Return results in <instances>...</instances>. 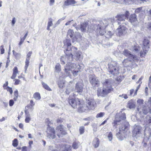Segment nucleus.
<instances>
[{
	"label": "nucleus",
	"instance_id": "1",
	"mask_svg": "<svg viewBox=\"0 0 151 151\" xmlns=\"http://www.w3.org/2000/svg\"><path fill=\"white\" fill-rule=\"evenodd\" d=\"M64 48H65L66 51H65L66 57L65 58L66 60H68L69 62L71 61L73 59V56H75L77 60H80L81 57V52L77 51L76 47H71L70 40L69 39H66L63 42Z\"/></svg>",
	"mask_w": 151,
	"mask_h": 151
},
{
	"label": "nucleus",
	"instance_id": "2",
	"mask_svg": "<svg viewBox=\"0 0 151 151\" xmlns=\"http://www.w3.org/2000/svg\"><path fill=\"white\" fill-rule=\"evenodd\" d=\"M109 72L114 76H116L119 73V67H120L115 61H111L108 64Z\"/></svg>",
	"mask_w": 151,
	"mask_h": 151
},
{
	"label": "nucleus",
	"instance_id": "3",
	"mask_svg": "<svg viewBox=\"0 0 151 151\" xmlns=\"http://www.w3.org/2000/svg\"><path fill=\"white\" fill-rule=\"evenodd\" d=\"M146 106H144L141 108V112H138L140 114H146L148 113H151V97L149 98L148 101L146 103Z\"/></svg>",
	"mask_w": 151,
	"mask_h": 151
},
{
	"label": "nucleus",
	"instance_id": "4",
	"mask_svg": "<svg viewBox=\"0 0 151 151\" xmlns=\"http://www.w3.org/2000/svg\"><path fill=\"white\" fill-rule=\"evenodd\" d=\"M125 23H122L116 29V35L119 36H121L125 35L127 33V28L125 26L126 25Z\"/></svg>",
	"mask_w": 151,
	"mask_h": 151
},
{
	"label": "nucleus",
	"instance_id": "5",
	"mask_svg": "<svg viewBox=\"0 0 151 151\" xmlns=\"http://www.w3.org/2000/svg\"><path fill=\"white\" fill-rule=\"evenodd\" d=\"M126 118V115L124 113H122V112H121L116 114L115 116V120L112 123L113 126H115L118 122H120L122 120H124Z\"/></svg>",
	"mask_w": 151,
	"mask_h": 151
},
{
	"label": "nucleus",
	"instance_id": "6",
	"mask_svg": "<svg viewBox=\"0 0 151 151\" xmlns=\"http://www.w3.org/2000/svg\"><path fill=\"white\" fill-rule=\"evenodd\" d=\"M142 49L143 52H141L140 56L143 57L146 53L149 48V41L148 39H145L143 41Z\"/></svg>",
	"mask_w": 151,
	"mask_h": 151
},
{
	"label": "nucleus",
	"instance_id": "7",
	"mask_svg": "<svg viewBox=\"0 0 151 151\" xmlns=\"http://www.w3.org/2000/svg\"><path fill=\"white\" fill-rule=\"evenodd\" d=\"M81 100L78 98H75L74 99H72L69 100V104L74 108H78L81 104Z\"/></svg>",
	"mask_w": 151,
	"mask_h": 151
},
{
	"label": "nucleus",
	"instance_id": "8",
	"mask_svg": "<svg viewBox=\"0 0 151 151\" xmlns=\"http://www.w3.org/2000/svg\"><path fill=\"white\" fill-rule=\"evenodd\" d=\"M89 81L93 86H98L99 84V81L97 78L94 75H90L89 76Z\"/></svg>",
	"mask_w": 151,
	"mask_h": 151
},
{
	"label": "nucleus",
	"instance_id": "9",
	"mask_svg": "<svg viewBox=\"0 0 151 151\" xmlns=\"http://www.w3.org/2000/svg\"><path fill=\"white\" fill-rule=\"evenodd\" d=\"M112 81L110 79H106L103 83V88H105L106 91L109 89V93L112 90L111 87Z\"/></svg>",
	"mask_w": 151,
	"mask_h": 151
},
{
	"label": "nucleus",
	"instance_id": "10",
	"mask_svg": "<svg viewBox=\"0 0 151 151\" xmlns=\"http://www.w3.org/2000/svg\"><path fill=\"white\" fill-rule=\"evenodd\" d=\"M76 65L74 63H72L70 62H68L65 66L64 70L66 75L68 76L70 73V71L71 69L74 68L76 66Z\"/></svg>",
	"mask_w": 151,
	"mask_h": 151
},
{
	"label": "nucleus",
	"instance_id": "11",
	"mask_svg": "<svg viewBox=\"0 0 151 151\" xmlns=\"http://www.w3.org/2000/svg\"><path fill=\"white\" fill-rule=\"evenodd\" d=\"M47 137L50 139H53L55 138V130L54 128L52 127H48L47 131Z\"/></svg>",
	"mask_w": 151,
	"mask_h": 151
},
{
	"label": "nucleus",
	"instance_id": "12",
	"mask_svg": "<svg viewBox=\"0 0 151 151\" xmlns=\"http://www.w3.org/2000/svg\"><path fill=\"white\" fill-rule=\"evenodd\" d=\"M122 54L126 56L128 58H132L134 60L137 61L138 60V58L137 56L132 54L130 51L127 50H124Z\"/></svg>",
	"mask_w": 151,
	"mask_h": 151
},
{
	"label": "nucleus",
	"instance_id": "13",
	"mask_svg": "<svg viewBox=\"0 0 151 151\" xmlns=\"http://www.w3.org/2000/svg\"><path fill=\"white\" fill-rule=\"evenodd\" d=\"M83 89V84L80 82L77 83L75 85V91L78 93L81 94Z\"/></svg>",
	"mask_w": 151,
	"mask_h": 151
},
{
	"label": "nucleus",
	"instance_id": "14",
	"mask_svg": "<svg viewBox=\"0 0 151 151\" xmlns=\"http://www.w3.org/2000/svg\"><path fill=\"white\" fill-rule=\"evenodd\" d=\"M132 59L131 58H127L125 59L122 62L123 65L125 67H130L132 65V63L133 61H135Z\"/></svg>",
	"mask_w": 151,
	"mask_h": 151
},
{
	"label": "nucleus",
	"instance_id": "15",
	"mask_svg": "<svg viewBox=\"0 0 151 151\" xmlns=\"http://www.w3.org/2000/svg\"><path fill=\"white\" fill-rule=\"evenodd\" d=\"M57 130L58 132L57 135L59 138L62 137V135H65L66 134V132L65 130L63 127L62 125H60L57 127Z\"/></svg>",
	"mask_w": 151,
	"mask_h": 151
},
{
	"label": "nucleus",
	"instance_id": "16",
	"mask_svg": "<svg viewBox=\"0 0 151 151\" xmlns=\"http://www.w3.org/2000/svg\"><path fill=\"white\" fill-rule=\"evenodd\" d=\"M108 21L106 20H104L103 21H101L99 22V23H97L95 24L93 26V28L92 29L95 30L96 29L97 27L101 26V27H104L105 28L108 25Z\"/></svg>",
	"mask_w": 151,
	"mask_h": 151
},
{
	"label": "nucleus",
	"instance_id": "17",
	"mask_svg": "<svg viewBox=\"0 0 151 151\" xmlns=\"http://www.w3.org/2000/svg\"><path fill=\"white\" fill-rule=\"evenodd\" d=\"M109 89L108 91H106L105 88H103V90L102 91L101 88H98L97 90V95L98 96H104L105 95H107L109 93Z\"/></svg>",
	"mask_w": 151,
	"mask_h": 151
},
{
	"label": "nucleus",
	"instance_id": "18",
	"mask_svg": "<svg viewBox=\"0 0 151 151\" xmlns=\"http://www.w3.org/2000/svg\"><path fill=\"white\" fill-rule=\"evenodd\" d=\"M144 100L142 99H139L137 101V112H141V108L145 105H144Z\"/></svg>",
	"mask_w": 151,
	"mask_h": 151
},
{
	"label": "nucleus",
	"instance_id": "19",
	"mask_svg": "<svg viewBox=\"0 0 151 151\" xmlns=\"http://www.w3.org/2000/svg\"><path fill=\"white\" fill-rule=\"evenodd\" d=\"M141 127L140 126H137L135 128L133 132V135L134 136L137 137L140 136L141 135Z\"/></svg>",
	"mask_w": 151,
	"mask_h": 151
},
{
	"label": "nucleus",
	"instance_id": "20",
	"mask_svg": "<svg viewBox=\"0 0 151 151\" xmlns=\"http://www.w3.org/2000/svg\"><path fill=\"white\" fill-rule=\"evenodd\" d=\"M32 52L31 51H29L27 54V58H26V61L25 62V65L24 67V72L25 73H26V71L28 67L29 66V61L30 60V57L31 56Z\"/></svg>",
	"mask_w": 151,
	"mask_h": 151
},
{
	"label": "nucleus",
	"instance_id": "21",
	"mask_svg": "<svg viewBox=\"0 0 151 151\" xmlns=\"http://www.w3.org/2000/svg\"><path fill=\"white\" fill-rule=\"evenodd\" d=\"M87 105L86 106H88V109H92L93 108L95 104V101L93 99H90L87 100Z\"/></svg>",
	"mask_w": 151,
	"mask_h": 151
},
{
	"label": "nucleus",
	"instance_id": "22",
	"mask_svg": "<svg viewBox=\"0 0 151 151\" xmlns=\"http://www.w3.org/2000/svg\"><path fill=\"white\" fill-rule=\"evenodd\" d=\"M129 20L131 23L134 25H135V24H136L137 22V19L136 14H134L131 15L129 18Z\"/></svg>",
	"mask_w": 151,
	"mask_h": 151
},
{
	"label": "nucleus",
	"instance_id": "23",
	"mask_svg": "<svg viewBox=\"0 0 151 151\" xmlns=\"http://www.w3.org/2000/svg\"><path fill=\"white\" fill-rule=\"evenodd\" d=\"M87 25L88 24L87 23L84 22L81 24L80 26L78 27L76 26L75 28L77 30L80 29L81 31L85 32L86 31Z\"/></svg>",
	"mask_w": 151,
	"mask_h": 151
},
{
	"label": "nucleus",
	"instance_id": "24",
	"mask_svg": "<svg viewBox=\"0 0 151 151\" xmlns=\"http://www.w3.org/2000/svg\"><path fill=\"white\" fill-rule=\"evenodd\" d=\"M124 134L123 132L119 131L118 130H116V136L120 140H122L124 139L125 135Z\"/></svg>",
	"mask_w": 151,
	"mask_h": 151
},
{
	"label": "nucleus",
	"instance_id": "25",
	"mask_svg": "<svg viewBox=\"0 0 151 151\" xmlns=\"http://www.w3.org/2000/svg\"><path fill=\"white\" fill-rule=\"evenodd\" d=\"M129 124L128 123L126 122L124 125H122L119 128L118 131L122 132L124 133V132L127 131L128 130Z\"/></svg>",
	"mask_w": 151,
	"mask_h": 151
},
{
	"label": "nucleus",
	"instance_id": "26",
	"mask_svg": "<svg viewBox=\"0 0 151 151\" xmlns=\"http://www.w3.org/2000/svg\"><path fill=\"white\" fill-rule=\"evenodd\" d=\"M115 18L117 19L118 24H121L120 22L124 21L126 18L125 17L124 14H120L116 16Z\"/></svg>",
	"mask_w": 151,
	"mask_h": 151
},
{
	"label": "nucleus",
	"instance_id": "27",
	"mask_svg": "<svg viewBox=\"0 0 151 151\" xmlns=\"http://www.w3.org/2000/svg\"><path fill=\"white\" fill-rule=\"evenodd\" d=\"M81 36L80 33L77 32L76 33V35L74 37L72 38L73 42H74L75 41L79 42L81 40Z\"/></svg>",
	"mask_w": 151,
	"mask_h": 151
},
{
	"label": "nucleus",
	"instance_id": "28",
	"mask_svg": "<svg viewBox=\"0 0 151 151\" xmlns=\"http://www.w3.org/2000/svg\"><path fill=\"white\" fill-rule=\"evenodd\" d=\"M88 107L85 105H82L81 104L78 107V111L79 112H82L88 109Z\"/></svg>",
	"mask_w": 151,
	"mask_h": 151
},
{
	"label": "nucleus",
	"instance_id": "29",
	"mask_svg": "<svg viewBox=\"0 0 151 151\" xmlns=\"http://www.w3.org/2000/svg\"><path fill=\"white\" fill-rule=\"evenodd\" d=\"M76 3V2L75 0H66L64 1L63 6H65L72 5Z\"/></svg>",
	"mask_w": 151,
	"mask_h": 151
},
{
	"label": "nucleus",
	"instance_id": "30",
	"mask_svg": "<svg viewBox=\"0 0 151 151\" xmlns=\"http://www.w3.org/2000/svg\"><path fill=\"white\" fill-rule=\"evenodd\" d=\"M71 147L69 145H66L65 147H62L60 149L58 150H53L52 151H70Z\"/></svg>",
	"mask_w": 151,
	"mask_h": 151
},
{
	"label": "nucleus",
	"instance_id": "31",
	"mask_svg": "<svg viewBox=\"0 0 151 151\" xmlns=\"http://www.w3.org/2000/svg\"><path fill=\"white\" fill-rule=\"evenodd\" d=\"M144 121L145 122L144 125L147 126L148 127L150 125L151 123V117L149 116H147L144 119Z\"/></svg>",
	"mask_w": 151,
	"mask_h": 151
},
{
	"label": "nucleus",
	"instance_id": "32",
	"mask_svg": "<svg viewBox=\"0 0 151 151\" xmlns=\"http://www.w3.org/2000/svg\"><path fill=\"white\" fill-rule=\"evenodd\" d=\"M105 28L104 27L98 26L96 27L95 30H96L97 32H99L101 35H103L106 32L104 29Z\"/></svg>",
	"mask_w": 151,
	"mask_h": 151
},
{
	"label": "nucleus",
	"instance_id": "33",
	"mask_svg": "<svg viewBox=\"0 0 151 151\" xmlns=\"http://www.w3.org/2000/svg\"><path fill=\"white\" fill-rule=\"evenodd\" d=\"M127 107L130 109L134 108L135 107V103L132 100H130L128 103Z\"/></svg>",
	"mask_w": 151,
	"mask_h": 151
},
{
	"label": "nucleus",
	"instance_id": "34",
	"mask_svg": "<svg viewBox=\"0 0 151 151\" xmlns=\"http://www.w3.org/2000/svg\"><path fill=\"white\" fill-rule=\"evenodd\" d=\"M18 73L17 68L15 67L13 69V73L11 78L12 79H14L17 76V74Z\"/></svg>",
	"mask_w": 151,
	"mask_h": 151
},
{
	"label": "nucleus",
	"instance_id": "35",
	"mask_svg": "<svg viewBox=\"0 0 151 151\" xmlns=\"http://www.w3.org/2000/svg\"><path fill=\"white\" fill-rule=\"evenodd\" d=\"M99 139L97 138H95L93 141V145L95 148H97L99 146Z\"/></svg>",
	"mask_w": 151,
	"mask_h": 151
},
{
	"label": "nucleus",
	"instance_id": "36",
	"mask_svg": "<svg viewBox=\"0 0 151 151\" xmlns=\"http://www.w3.org/2000/svg\"><path fill=\"white\" fill-rule=\"evenodd\" d=\"M105 37L108 38H111L114 34L113 32L110 31H107L106 32H105Z\"/></svg>",
	"mask_w": 151,
	"mask_h": 151
},
{
	"label": "nucleus",
	"instance_id": "37",
	"mask_svg": "<svg viewBox=\"0 0 151 151\" xmlns=\"http://www.w3.org/2000/svg\"><path fill=\"white\" fill-rule=\"evenodd\" d=\"M80 143L78 141L74 142L72 144V147L74 149L78 148L80 146Z\"/></svg>",
	"mask_w": 151,
	"mask_h": 151
},
{
	"label": "nucleus",
	"instance_id": "38",
	"mask_svg": "<svg viewBox=\"0 0 151 151\" xmlns=\"http://www.w3.org/2000/svg\"><path fill=\"white\" fill-rule=\"evenodd\" d=\"M24 112L26 115L25 121L26 123H29L31 120V118L29 117V114H27V113L26 111H25Z\"/></svg>",
	"mask_w": 151,
	"mask_h": 151
},
{
	"label": "nucleus",
	"instance_id": "39",
	"mask_svg": "<svg viewBox=\"0 0 151 151\" xmlns=\"http://www.w3.org/2000/svg\"><path fill=\"white\" fill-rule=\"evenodd\" d=\"M33 97L36 100H39L41 99L40 94L38 92L35 93L33 95Z\"/></svg>",
	"mask_w": 151,
	"mask_h": 151
},
{
	"label": "nucleus",
	"instance_id": "40",
	"mask_svg": "<svg viewBox=\"0 0 151 151\" xmlns=\"http://www.w3.org/2000/svg\"><path fill=\"white\" fill-rule=\"evenodd\" d=\"M74 34V32L73 30L69 29L67 33V35L69 36L71 38H73Z\"/></svg>",
	"mask_w": 151,
	"mask_h": 151
},
{
	"label": "nucleus",
	"instance_id": "41",
	"mask_svg": "<svg viewBox=\"0 0 151 151\" xmlns=\"http://www.w3.org/2000/svg\"><path fill=\"white\" fill-rule=\"evenodd\" d=\"M55 71L57 72H59L61 71V68L60 65L58 63H57L55 67Z\"/></svg>",
	"mask_w": 151,
	"mask_h": 151
},
{
	"label": "nucleus",
	"instance_id": "42",
	"mask_svg": "<svg viewBox=\"0 0 151 151\" xmlns=\"http://www.w3.org/2000/svg\"><path fill=\"white\" fill-rule=\"evenodd\" d=\"M42 83L43 86V87L45 89L49 91H52L51 89L50 88L49 86L46 84L44 82H42Z\"/></svg>",
	"mask_w": 151,
	"mask_h": 151
},
{
	"label": "nucleus",
	"instance_id": "43",
	"mask_svg": "<svg viewBox=\"0 0 151 151\" xmlns=\"http://www.w3.org/2000/svg\"><path fill=\"white\" fill-rule=\"evenodd\" d=\"M27 35H28V32H27L25 35L24 37L23 38H21L19 44V45L20 46L22 44V43L24 42V40H25L27 36Z\"/></svg>",
	"mask_w": 151,
	"mask_h": 151
},
{
	"label": "nucleus",
	"instance_id": "44",
	"mask_svg": "<svg viewBox=\"0 0 151 151\" xmlns=\"http://www.w3.org/2000/svg\"><path fill=\"white\" fill-rule=\"evenodd\" d=\"M13 54L16 58H19L20 57V54L19 53L15 52L14 50H13Z\"/></svg>",
	"mask_w": 151,
	"mask_h": 151
},
{
	"label": "nucleus",
	"instance_id": "45",
	"mask_svg": "<svg viewBox=\"0 0 151 151\" xmlns=\"http://www.w3.org/2000/svg\"><path fill=\"white\" fill-rule=\"evenodd\" d=\"M105 114V113L104 112H100L96 116V117L97 118H99V117H102Z\"/></svg>",
	"mask_w": 151,
	"mask_h": 151
},
{
	"label": "nucleus",
	"instance_id": "46",
	"mask_svg": "<svg viewBox=\"0 0 151 151\" xmlns=\"http://www.w3.org/2000/svg\"><path fill=\"white\" fill-rule=\"evenodd\" d=\"M112 136L113 135L112 133L111 132H109L108 135L107 137L109 141H111L112 140Z\"/></svg>",
	"mask_w": 151,
	"mask_h": 151
},
{
	"label": "nucleus",
	"instance_id": "47",
	"mask_svg": "<svg viewBox=\"0 0 151 151\" xmlns=\"http://www.w3.org/2000/svg\"><path fill=\"white\" fill-rule=\"evenodd\" d=\"M79 132L80 134H81L84 133V128L83 127L81 126L80 127Z\"/></svg>",
	"mask_w": 151,
	"mask_h": 151
},
{
	"label": "nucleus",
	"instance_id": "48",
	"mask_svg": "<svg viewBox=\"0 0 151 151\" xmlns=\"http://www.w3.org/2000/svg\"><path fill=\"white\" fill-rule=\"evenodd\" d=\"M14 147H17L18 145L17 140L16 139H15L14 140L12 143Z\"/></svg>",
	"mask_w": 151,
	"mask_h": 151
},
{
	"label": "nucleus",
	"instance_id": "49",
	"mask_svg": "<svg viewBox=\"0 0 151 151\" xmlns=\"http://www.w3.org/2000/svg\"><path fill=\"white\" fill-rule=\"evenodd\" d=\"M142 9V7L138 8L135 10V13L136 14L139 13L141 11Z\"/></svg>",
	"mask_w": 151,
	"mask_h": 151
},
{
	"label": "nucleus",
	"instance_id": "50",
	"mask_svg": "<svg viewBox=\"0 0 151 151\" xmlns=\"http://www.w3.org/2000/svg\"><path fill=\"white\" fill-rule=\"evenodd\" d=\"M52 19L51 18H50L49 19V21L48 23V26L51 27L52 25Z\"/></svg>",
	"mask_w": 151,
	"mask_h": 151
},
{
	"label": "nucleus",
	"instance_id": "51",
	"mask_svg": "<svg viewBox=\"0 0 151 151\" xmlns=\"http://www.w3.org/2000/svg\"><path fill=\"white\" fill-rule=\"evenodd\" d=\"M4 45H2L0 46L1 53L2 54L4 53Z\"/></svg>",
	"mask_w": 151,
	"mask_h": 151
},
{
	"label": "nucleus",
	"instance_id": "52",
	"mask_svg": "<svg viewBox=\"0 0 151 151\" xmlns=\"http://www.w3.org/2000/svg\"><path fill=\"white\" fill-rule=\"evenodd\" d=\"M7 91L9 92L11 94H12V93L13 91L12 89L11 88L8 86L7 87Z\"/></svg>",
	"mask_w": 151,
	"mask_h": 151
},
{
	"label": "nucleus",
	"instance_id": "53",
	"mask_svg": "<svg viewBox=\"0 0 151 151\" xmlns=\"http://www.w3.org/2000/svg\"><path fill=\"white\" fill-rule=\"evenodd\" d=\"M79 72V70H74L72 72L74 76H76L78 75V73Z\"/></svg>",
	"mask_w": 151,
	"mask_h": 151
},
{
	"label": "nucleus",
	"instance_id": "54",
	"mask_svg": "<svg viewBox=\"0 0 151 151\" xmlns=\"http://www.w3.org/2000/svg\"><path fill=\"white\" fill-rule=\"evenodd\" d=\"M64 57H62L60 58V61L61 62V64L63 65H64L65 64V61L64 60Z\"/></svg>",
	"mask_w": 151,
	"mask_h": 151
},
{
	"label": "nucleus",
	"instance_id": "55",
	"mask_svg": "<svg viewBox=\"0 0 151 151\" xmlns=\"http://www.w3.org/2000/svg\"><path fill=\"white\" fill-rule=\"evenodd\" d=\"M129 12L128 11H126L125 12V13L124 15L125 17L126 18H128V16H129Z\"/></svg>",
	"mask_w": 151,
	"mask_h": 151
},
{
	"label": "nucleus",
	"instance_id": "56",
	"mask_svg": "<svg viewBox=\"0 0 151 151\" xmlns=\"http://www.w3.org/2000/svg\"><path fill=\"white\" fill-rule=\"evenodd\" d=\"M16 22V18L15 17H14L12 21V25L13 26L15 24Z\"/></svg>",
	"mask_w": 151,
	"mask_h": 151
},
{
	"label": "nucleus",
	"instance_id": "57",
	"mask_svg": "<svg viewBox=\"0 0 151 151\" xmlns=\"http://www.w3.org/2000/svg\"><path fill=\"white\" fill-rule=\"evenodd\" d=\"M14 81H15L14 84L15 85L19 84L20 82V80L19 79H15L14 80Z\"/></svg>",
	"mask_w": 151,
	"mask_h": 151
},
{
	"label": "nucleus",
	"instance_id": "58",
	"mask_svg": "<svg viewBox=\"0 0 151 151\" xmlns=\"http://www.w3.org/2000/svg\"><path fill=\"white\" fill-rule=\"evenodd\" d=\"M14 103V102L13 100L11 99L9 101V105L10 106H13Z\"/></svg>",
	"mask_w": 151,
	"mask_h": 151
},
{
	"label": "nucleus",
	"instance_id": "59",
	"mask_svg": "<svg viewBox=\"0 0 151 151\" xmlns=\"http://www.w3.org/2000/svg\"><path fill=\"white\" fill-rule=\"evenodd\" d=\"M58 123H61L63 122V119L61 118H59L57 120Z\"/></svg>",
	"mask_w": 151,
	"mask_h": 151
},
{
	"label": "nucleus",
	"instance_id": "60",
	"mask_svg": "<svg viewBox=\"0 0 151 151\" xmlns=\"http://www.w3.org/2000/svg\"><path fill=\"white\" fill-rule=\"evenodd\" d=\"M119 96L121 97L122 98H124L125 99H127L128 98V97L127 96V95L125 94H123L122 95H120Z\"/></svg>",
	"mask_w": 151,
	"mask_h": 151
},
{
	"label": "nucleus",
	"instance_id": "61",
	"mask_svg": "<svg viewBox=\"0 0 151 151\" xmlns=\"http://www.w3.org/2000/svg\"><path fill=\"white\" fill-rule=\"evenodd\" d=\"M116 19V18L115 17H113V18H111L110 19V20L111 21V22L112 23H113L114 22H115L116 21H117V19Z\"/></svg>",
	"mask_w": 151,
	"mask_h": 151
},
{
	"label": "nucleus",
	"instance_id": "62",
	"mask_svg": "<svg viewBox=\"0 0 151 151\" xmlns=\"http://www.w3.org/2000/svg\"><path fill=\"white\" fill-rule=\"evenodd\" d=\"M142 146L144 147H146L147 146V143L145 142L144 141H143L142 143Z\"/></svg>",
	"mask_w": 151,
	"mask_h": 151
},
{
	"label": "nucleus",
	"instance_id": "63",
	"mask_svg": "<svg viewBox=\"0 0 151 151\" xmlns=\"http://www.w3.org/2000/svg\"><path fill=\"white\" fill-rule=\"evenodd\" d=\"M148 88L147 87H145V95L147 96L148 95Z\"/></svg>",
	"mask_w": 151,
	"mask_h": 151
},
{
	"label": "nucleus",
	"instance_id": "64",
	"mask_svg": "<svg viewBox=\"0 0 151 151\" xmlns=\"http://www.w3.org/2000/svg\"><path fill=\"white\" fill-rule=\"evenodd\" d=\"M130 94L129 95L130 96H132L134 92V90L133 89H132L130 90Z\"/></svg>",
	"mask_w": 151,
	"mask_h": 151
}]
</instances>
